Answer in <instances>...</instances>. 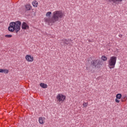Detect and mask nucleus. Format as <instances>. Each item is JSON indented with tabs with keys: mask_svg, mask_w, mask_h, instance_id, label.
<instances>
[{
	"mask_svg": "<svg viewBox=\"0 0 127 127\" xmlns=\"http://www.w3.org/2000/svg\"><path fill=\"white\" fill-rule=\"evenodd\" d=\"M9 71L7 69H0V73H4V74H7Z\"/></svg>",
	"mask_w": 127,
	"mask_h": 127,
	"instance_id": "9d476101",
	"label": "nucleus"
},
{
	"mask_svg": "<svg viewBox=\"0 0 127 127\" xmlns=\"http://www.w3.org/2000/svg\"><path fill=\"white\" fill-rule=\"evenodd\" d=\"M122 94L118 93L116 95V98H117L118 100H121L122 99Z\"/></svg>",
	"mask_w": 127,
	"mask_h": 127,
	"instance_id": "2eb2a0df",
	"label": "nucleus"
},
{
	"mask_svg": "<svg viewBox=\"0 0 127 127\" xmlns=\"http://www.w3.org/2000/svg\"><path fill=\"white\" fill-rule=\"evenodd\" d=\"M117 63V57L115 56H112L110 57V60L108 61V66L110 69H114L116 66Z\"/></svg>",
	"mask_w": 127,
	"mask_h": 127,
	"instance_id": "7ed1b4c3",
	"label": "nucleus"
},
{
	"mask_svg": "<svg viewBox=\"0 0 127 127\" xmlns=\"http://www.w3.org/2000/svg\"><path fill=\"white\" fill-rule=\"evenodd\" d=\"M109 2H113V3H119V2H121L124 0H106Z\"/></svg>",
	"mask_w": 127,
	"mask_h": 127,
	"instance_id": "1a4fd4ad",
	"label": "nucleus"
},
{
	"mask_svg": "<svg viewBox=\"0 0 127 127\" xmlns=\"http://www.w3.org/2000/svg\"><path fill=\"white\" fill-rule=\"evenodd\" d=\"M5 37H6L7 38H11V37H12V35H5Z\"/></svg>",
	"mask_w": 127,
	"mask_h": 127,
	"instance_id": "aec40b11",
	"label": "nucleus"
},
{
	"mask_svg": "<svg viewBox=\"0 0 127 127\" xmlns=\"http://www.w3.org/2000/svg\"><path fill=\"white\" fill-rule=\"evenodd\" d=\"M63 43L64 44H65L66 45L69 44V46H72V43H73V42H72V40L71 39H63Z\"/></svg>",
	"mask_w": 127,
	"mask_h": 127,
	"instance_id": "423d86ee",
	"label": "nucleus"
},
{
	"mask_svg": "<svg viewBox=\"0 0 127 127\" xmlns=\"http://www.w3.org/2000/svg\"><path fill=\"white\" fill-rule=\"evenodd\" d=\"M66 100V96L63 94H59L57 96V102L59 104H63Z\"/></svg>",
	"mask_w": 127,
	"mask_h": 127,
	"instance_id": "39448f33",
	"label": "nucleus"
},
{
	"mask_svg": "<svg viewBox=\"0 0 127 127\" xmlns=\"http://www.w3.org/2000/svg\"><path fill=\"white\" fill-rule=\"evenodd\" d=\"M20 25H21V22L20 21L11 22L10 23L9 26L8 27V30H9L10 32L15 31L16 33H17V32L20 30Z\"/></svg>",
	"mask_w": 127,
	"mask_h": 127,
	"instance_id": "f257e3e1",
	"label": "nucleus"
},
{
	"mask_svg": "<svg viewBox=\"0 0 127 127\" xmlns=\"http://www.w3.org/2000/svg\"><path fill=\"white\" fill-rule=\"evenodd\" d=\"M119 37L122 38V37H123V35H122V34H119Z\"/></svg>",
	"mask_w": 127,
	"mask_h": 127,
	"instance_id": "4be33fe9",
	"label": "nucleus"
},
{
	"mask_svg": "<svg viewBox=\"0 0 127 127\" xmlns=\"http://www.w3.org/2000/svg\"><path fill=\"white\" fill-rule=\"evenodd\" d=\"M63 17V13L62 11H55L53 12L52 19L51 21L52 23H55L56 21H58Z\"/></svg>",
	"mask_w": 127,
	"mask_h": 127,
	"instance_id": "f03ea898",
	"label": "nucleus"
},
{
	"mask_svg": "<svg viewBox=\"0 0 127 127\" xmlns=\"http://www.w3.org/2000/svg\"><path fill=\"white\" fill-rule=\"evenodd\" d=\"M115 102H116V103H120V100H119V99H118L117 98H116V99H115Z\"/></svg>",
	"mask_w": 127,
	"mask_h": 127,
	"instance_id": "412c9836",
	"label": "nucleus"
},
{
	"mask_svg": "<svg viewBox=\"0 0 127 127\" xmlns=\"http://www.w3.org/2000/svg\"><path fill=\"white\" fill-rule=\"evenodd\" d=\"M32 5L34 7H37L38 6V2L36 0H34L32 2Z\"/></svg>",
	"mask_w": 127,
	"mask_h": 127,
	"instance_id": "ddd939ff",
	"label": "nucleus"
},
{
	"mask_svg": "<svg viewBox=\"0 0 127 127\" xmlns=\"http://www.w3.org/2000/svg\"><path fill=\"white\" fill-rule=\"evenodd\" d=\"M40 87H41V88H43V89H46V88H47V84L44 83H41L40 84Z\"/></svg>",
	"mask_w": 127,
	"mask_h": 127,
	"instance_id": "f8f14e48",
	"label": "nucleus"
},
{
	"mask_svg": "<svg viewBox=\"0 0 127 127\" xmlns=\"http://www.w3.org/2000/svg\"><path fill=\"white\" fill-rule=\"evenodd\" d=\"M22 29L23 30L29 29V26L25 22H23L22 24Z\"/></svg>",
	"mask_w": 127,
	"mask_h": 127,
	"instance_id": "6e6552de",
	"label": "nucleus"
},
{
	"mask_svg": "<svg viewBox=\"0 0 127 127\" xmlns=\"http://www.w3.org/2000/svg\"><path fill=\"white\" fill-rule=\"evenodd\" d=\"M25 59L28 62H32L34 60L33 56L30 55H27L25 57Z\"/></svg>",
	"mask_w": 127,
	"mask_h": 127,
	"instance_id": "0eeeda50",
	"label": "nucleus"
},
{
	"mask_svg": "<svg viewBox=\"0 0 127 127\" xmlns=\"http://www.w3.org/2000/svg\"><path fill=\"white\" fill-rule=\"evenodd\" d=\"M39 123L41 125L44 124V117H40L39 118Z\"/></svg>",
	"mask_w": 127,
	"mask_h": 127,
	"instance_id": "9b49d317",
	"label": "nucleus"
},
{
	"mask_svg": "<svg viewBox=\"0 0 127 127\" xmlns=\"http://www.w3.org/2000/svg\"><path fill=\"white\" fill-rule=\"evenodd\" d=\"M122 99V102H125V101H127V95H123Z\"/></svg>",
	"mask_w": 127,
	"mask_h": 127,
	"instance_id": "dca6fc26",
	"label": "nucleus"
},
{
	"mask_svg": "<svg viewBox=\"0 0 127 127\" xmlns=\"http://www.w3.org/2000/svg\"><path fill=\"white\" fill-rule=\"evenodd\" d=\"M82 106L84 107V108H87V107H88V102H84L82 104Z\"/></svg>",
	"mask_w": 127,
	"mask_h": 127,
	"instance_id": "a211bd4d",
	"label": "nucleus"
},
{
	"mask_svg": "<svg viewBox=\"0 0 127 127\" xmlns=\"http://www.w3.org/2000/svg\"><path fill=\"white\" fill-rule=\"evenodd\" d=\"M51 14H52V12H47V13H46V16L50 17V15H51Z\"/></svg>",
	"mask_w": 127,
	"mask_h": 127,
	"instance_id": "6ab92c4d",
	"label": "nucleus"
},
{
	"mask_svg": "<svg viewBox=\"0 0 127 127\" xmlns=\"http://www.w3.org/2000/svg\"><path fill=\"white\" fill-rule=\"evenodd\" d=\"M89 42H91V40H88Z\"/></svg>",
	"mask_w": 127,
	"mask_h": 127,
	"instance_id": "5701e85b",
	"label": "nucleus"
},
{
	"mask_svg": "<svg viewBox=\"0 0 127 127\" xmlns=\"http://www.w3.org/2000/svg\"><path fill=\"white\" fill-rule=\"evenodd\" d=\"M101 59L103 61H107V60H108V58H107V57H106L105 56H102L101 57Z\"/></svg>",
	"mask_w": 127,
	"mask_h": 127,
	"instance_id": "f3484780",
	"label": "nucleus"
},
{
	"mask_svg": "<svg viewBox=\"0 0 127 127\" xmlns=\"http://www.w3.org/2000/svg\"><path fill=\"white\" fill-rule=\"evenodd\" d=\"M91 65L94 68H101L102 63L100 61V60L95 59L91 61Z\"/></svg>",
	"mask_w": 127,
	"mask_h": 127,
	"instance_id": "20e7f679",
	"label": "nucleus"
},
{
	"mask_svg": "<svg viewBox=\"0 0 127 127\" xmlns=\"http://www.w3.org/2000/svg\"><path fill=\"white\" fill-rule=\"evenodd\" d=\"M24 12H26V11H25Z\"/></svg>",
	"mask_w": 127,
	"mask_h": 127,
	"instance_id": "b1692460",
	"label": "nucleus"
},
{
	"mask_svg": "<svg viewBox=\"0 0 127 127\" xmlns=\"http://www.w3.org/2000/svg\"><path fill=\"white\" fill-rule=\"evenodd\" d=\"M25 7H26L27 10H30L32 8L31 5L29 4L26 5Z\"/></svg>",
	"mask_w": 127,
	"mask_h": 127,
	"instance_id": "4468645a",
	"label": "nucleus"
}]
</instances>
